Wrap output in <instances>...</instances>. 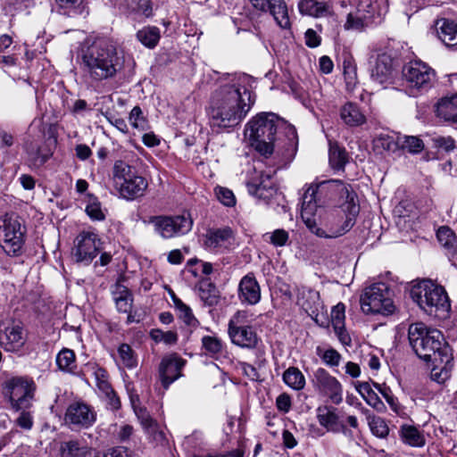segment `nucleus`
Listing matches in <instances>:
<instances>
[{"label":"nucleus","mask_w":457,"mask_h":457,"mask_svg":"<svg viewBox=\"0 0 457 457\" xmlns=\"http://www.w3.org/2000/svg\"><path fill=\"white\" fill-rule=\"evenodd\" d=\"M253 79L247 74L230 75L212 92L208 116L213 129L233 128L241 123L254 103L251 93Z\"/></svg>","instance_id":"f257e3e1"},{"label":"nucleus","mask_w":457,"mask_h":457,"mask_svg":"<svg viewBox=\"0 0 457 457\" xmlns=\"http://www.w3.org/2000/svg\"><path fill=\"white\" fill-rule=\"evenodd\" d=\"M79 60L85 77L97 83L114 79L124 67L122 52L109 38H96L82 46Z\"/></svg>","instance_id":"f03ea898"},{"label":"nucleus","mask_w":457,"mask_h":457,"mask_svg":"<svg viewBox=\"0 0 457 457\" xmlns=\"http://www.w3.org/2000/svg\"><path fill=\"white\" fill-rule=\"evenodd\" d=\"M328 187L336 188L338 192L339 199L344 201L345 211L348 213L345 215V220L342 227L329 226V232L327 233L323 229H315L314 231L320 237L334 238L344 235L348 232L355 223V218L359 213V206L356 204V194L349 184L344 183L339 179H329L321 181L316 185H311L303 195L301 216L303 221L307 223L312 229L315 228V220L312 218L313 210H316V205L312 203L315 200L316 194H322L323 190Z\"/></svg>","instance_id":"7ed1b4c3"},{"label":"nucleus","mask_w":457,"mask_h":457,"mask_svg":"<svg viewBox=\"0 0 457 457\" xmlns=\"http://www.w3.org/2000/svg\"><path fill=\"white\" fill-rule=\"evenodd\" d=\"M278 129H283L287 137V152L295 153L298 143L295 128L273 112H262L252 118L245 126V137L258 153L268 157L274 151Z\"/></svg>","instance_id":"20e7f679"},{"label":"nucleus","mask_w":457,"mask_h":457,"mask_svg":"<svg viewBox=\"0 0 457 457\" xmlns=\"http://www.w3.org/2000/svg\"><path fill=\"white\" fill-rule=\"evenodd\" d=\"M410 345L417 356L427 362L451 359L449 349L441 331L428 328L422 322L412 323L408 328Z\"/></svg>","instance_id":"39448f33"},{"label":"nucleus","mask_w":457,"mask_h":457,"mask_svg":"<svg viewBox=\"0 0 457 457\" xmlns=\"http://www.w3.org/2000/svg\"><path fill=\"white\" fill-rule=\"evenodd\" d=\"M410 295L413 302L429 315L445 317L450 310L449 299L445 289L429 279L414 284Z\"/></svg>","instance_id":"423d86ee"},{"label":"nucleus","mask_w":457,"mask_h":457,"mask_svg":"<svg viewBox=\"0 0 457 457\" xmlns=\"http://www.w3.org/2000/svg\"><path fill=\"white\" fill-rule=\"evenodd\" d=\"M112 185L119 195L128 201L142 197L148 187L145 178L121 160L116 161L113 165Z\"/></svg>","instance_id":"0eeeda50"},{"label":"nucleus","mask_w":457,"mask_h":457,"mask_svg":"<svg viewBox=\"0 0 457 457\" xmlns=\"http://www.w3.org/2000/svg\"><path fill=\"white\" fill-rule=\"evenodd\" d=\"M436 79V71L426 62L414 60L402 69V86L411 96H418L428 91Z\"/></svg>","instance_id":"6e6552de"},{"label":"nucleus","mask_w":457,"mask_h":457,"mask_svg":"<svg viewBox=\"0 0 457 457\" xmlns=\"http://www.w3.org/2000/svg\"><path fill=\"white\" fill-rule=\"evenodd\" d=\"M26 227L14 213H6L0 218V247L10 257L23 253L26 240Z\"/></svg>","instance_id":"1a4fd4ad"},{"label":"nucleus","mask_w":457,"mask_h":457,"mask_svg":"<svg viewBox=\"0 0 457 457\" xmlns=\"http://www.w3.org/2000/svg\"><path fill=\"white\" fill-rule=\"evenodd\" d=\"M250 321V314L246 311H237L230 318L228 334L232 344L250 350L257 347L260 337Z\"/></svg>","instance_id":"9d476101"},{"label":"nucleus","mask_w":457,"mask_h":457,"mask_svg":"<svg viewBox=\"0 0 457 457\" xmlns=\"http://www.w3.org/2000/svg\"><path fill=\"white\" fill-rule=\"evenodd\" d=\"M36 385L28 378L16 377L8 379L3 387V394L12 410H27L31 406Z\"/></svg>","instance_id":"9b49d317"},{"label":"nucleus","mask_w":457,"mask_h":457,"mask_svg":"<svg viewBox=\"0 0 457 457\" xmlns=\"http://www.w3.org/2000/svg\"><path fill=\"white\" fill-rule=\"evenodd\" d=\"M148 222L153 225L154 232L163 239L184 236L193 227V220L188 213L151 216Z\"/></svg>","instance_id":"f8f14e48"},{"label":"nucleus","mask_w":457,"mask_h":457,"mask_svg":"<svg viewBox=\"0 0 457 457\" xmlns=\"http://www.w3.org/2000/svg\"><path fill=\"white\" fill-rule=\"evenodd\" d=\"M360 303L361 311L366 314L392 313L395 308L388 287L381 282L366 287Z\"/></svg>","instance_id":"ddd939ff"},{"label":"nucleus","mask_w":457,"mask_h":457,"mask_svg":"<svg viewBox=\"0 0 457 457\" xmlns=\"http://www.w3.org/2000/svg\"><path fill=\"white\" fill-rule=\"evenodd\" d=\"M101 250V240L91 230L81 231L74 240L72 255L77 262L88 265L96 257Z\"/></svg>","instance_id":"4468645a"},{"label":"nucleus","mask_w":457,"mask_h":457,"mask_svg":"<svg viewBox=\"0 0 457 457\" xmlns=\"http://www.w3.org/2000/svg\"><path fill=\"white\" fill-rule=\"evenodd\" d=\"M314 389L333 403L339 404L343 401V386L341 382L328 370L318 368L312 375Z\"/></svg>","instance_id":"2eb2a0df"},{"label":"nucleus","mask_w":457,"mask_h":457,"mask_svg":"<svg viewBox=\"0 0 457 457\" xmlns=\"http://www.w3.org/2000/svg\"><path fill=\"white\" fill-rule=\"evenodd\" d=\"M382 9L372 0H358L356 12L347 15L345 29H361L368 26L375 15L380 16Z\"/></svg>","instance_id":"dca6fc26"},{"label":"nucleus","mask_w":457,"mask_h":457,"mask_svg":"<svg viewBox=\"0 0 457 457\" xmlns=\"http://www.w3.org/2000/svg\"><path fill=\"white\" fill-rule=\"evenodd\" d=\"M248 192L258 199L268 201L277 192L272 176L253 168L246 179Z\"/></svg>","instance_id":"f3484780"},{"label":"nucleus","mask_w":457,"mask_h":457,"mask_svg":"<svg viewBox=\"0 0 457 457\" xmlns=\"http://www.w3.org/2000/svg\"><path fill=\"white\" fill-rule=\"evenodd\" d=\"M252 7L262 12H269L281 29L290 28L288 9L285 0H248Z\"/></svg>","instance_id":"a211bd4d"},{"label":"nucleus","mask_w":457,"mask_h":457,"mask_svg":"<svg viewBox=\"0 0 457 457\" xmlns=\"http://www.w3.org/2000/svg\"><path fill=\"white\" fill-rule=\"evenodd\" d=\"M65 422L69 425L87 428L96 422V413L83 402L71 403L65 412Z\"/></svg>","instance_id":"6ab92c4d"},{"label":"nucleus","mask_w":457,"mask_h":457,"mask_svg":"<svg viewBox=\"0 0 457 457\" xmlns=\"http://www.w3.org/2000/svg\"><path fill=\"white\" fill-rule=\"evenodd\" d=\"M185 363V360L176 353L162 358L159 366V376L165 389L182 376L181 370Z\"/></svg>","instance_id":"aec40b11"},{"label":"nucleus","mask_w":457,"mask_h":457,"mask_svg":"<svg viewBox=\"0 0 457 457\" xmlns=\"http://www.w3.org/2000/svg\"><path fill=\"white\" fill-rule=\"evenodd\" d=\"M295 292L296 303L311 317L318 316L323 309L319 292L305 287H296Z\"/></svg>","instance_id":"412c9836"},{"label":"nucleus","mask_w":457,"mask_h":457,"mask_svg":"<svg viewBox=\"0 0 457 457\" xmlns=\"http://www.w3.org/2000/svg\"><path fill=\"white\" fill-rule=\"evenodd\" d=\"M238 298L243 304L254 305L261 300V287L253 273L244 276L238 285Z\"/></svg>","instance_id":"4be33fe9"},{"label":"nucleus","mask_w":457,"mask_h":457,"mask_svg":"<svg viewBox=\"0 0 457 457\" xmlns=\"http://www.w3.org/2000/svg\"><path fill=\"white\" fill-rule=\"evenodd\" d=\"M317 420L320 425L332 433H346V428L340 420L336 408L321 406L317 409Z\"/></svg>","instance_id":"5701e85b"},{"label":"nucleus","mask_w":457,"mask_h":457,"mask_svg":"<svg viewBox=\"0 0 457 457\" xmlns=\"http://www.w3.org/2000/svg\"><path fill=\"white\" fill-rule=\"evenodd\" d=\"M233 240V232L228 227L209 229L205 235L204 245L212 251L228 248Z\"/></svg>","instance_id":"b1692460"},{"label":"nucleus","mask_w":457,"mask_h":457,"mask_svg":"<svg viewBox=\"0 0 457 457\" xmlns=\"http://www.w3.org/2000/svg\"><path fill=\"white\" fill-rule=\"evenodd\" d=\"M24 150L30 167L39 168L43 166L52 156V152L42 146L34 139H28L24 143Z\"/></svg>","instance_id":"393cba45"},{"label":"nucleus","mask_w":457,"mask_h":457,"mask_svg":"<svg viewBox=\"0 0 457 457\" xmlns=\"http://www.w3.org/2000/svg\"><path fill=\"white\" fill-rule=\"evenodd\" d=\"M312 218L313 220H315V228H312L307 223H304L306 227L316 236L318 234L313 231L315 229H323L327 233H330L329 226H335V227H342L344 224V221L345 220V215L343 217H337L334 214H325L324 210L322 209L321 205L316 206V210H313V213L312 214Z\"/></svg>","instance_id":"a878e982"},{"label":"nucleus","mask_w":457,"mask_h":457,"mask_svg":"<svg viewBox=\"0 0 457 457\" xmlns=\"http://www.w3.org/2000/svg\"><path fill=\"white\" fill-rule=\"evenodd\" d=\"M437 37L448 47L457 46V22L448 20H437L435 24Z\"/></svg>","instance_id":"bb28decb"},{"label":"nucleus","mask_w":457,"mask_h":457,"mask_svg":"<svg viewBox=\"0 0 457 457\" xmlns=\"http://www.w3.org/2000/svg\"><path fill=\"white\" fill-rule=\"evenodd\" d=\"M436 113L446 122L457 123V95L441 98L436 105Z\"/></svg>","instance_id":"cd10ccee"},{"label":"nucleus","mask_w":457,"mask_h":457,"mask_svg":"<svg viewBox=\"0 0 457 457\" xmlns=\"http://www.w3.org/2000/svg\"><path fill=\"white\" fill-rule=\"evenodd\" d=\"M340 119L349 127H359L366 122V116L357 104L345 103L339 112Z\"/></svg>","instance_id":"c85d7f7f"},{"label":"nucleus","mask_w":457,"mask_h":457,"mask_svg":"<svg viewBox=\"0 0 457 457\" xmlns=\"http://www.w3.org/2000/svg\"><path fill=\"white\" fill-rule=\"evenodd\" d=\"M393 74V61L386 54L377 57L375 66L372 70L373 79L380 84L390 82Z\"/></svg>","instance_id":"c756f323"},{"label":"nucleus","mask_w":457,"mask_h":457,"mask_svg":"<svg viewBox=\"0 0 457 457\" xmlns=\"http://www.w3.org/2000/svg\"><path fill=\"white\" fill-rule=\"evenodd\" d=\"M95 451L79 440L62 442L60 446L62 457H94Z\"/></svg>","instance_id":"7c9ffc66"},{"label":"nucleus","mask_w":457,"mask_h":457,"mask_svg":"<svg viewBox=\"0 0 457 457\" xmlns=\"http://www.w3.org/2000/svg\"><path fill=\"white\" fill-rule=\"evenodd\" d=\"M298 9L302 14L315 18L326 17L331 12L329 4L319 0H301Z\"/></svg>","instance_id":"2f4dec72"},{"label":"nucleus","mask_w":457,"mask_h":457,"mask_svg":"<svg viewBox=\"0 0 457 457\" xmlns=\"http://www.w3.org/2000/svg\"><path fill=\"white\" fill-rule=\"evenodd\" d=\"M399 433L402 441L411 447H423L426 444L423 431L415 426L403 424L400 427Z\"/></svg>","instance_id":"473e14b6"},{"label":"nucleus","mask_w":457,"mask_h":457,"mask_svg":"<svg viewBox=\"0 0 457 457\" xmlns=\"http://www.w3.org/2000/svg\"><path fill=\"white\" fill-rule=\"evenodd\" d=\"M112 293L117 310L120 312L129 313L133 303L130 291L124 285L116 283Z\"/></svg>","instance_id":"72a5a7b5"},{"label":"nucleus","mask_w":457,"mask_h":457,"mask_svg":"<svg viewBox=\"0 0 457 457\" xmlns=\"http://www.w3.org/2000/svg\"><path fill=\"white\" fill-rule=\"evenodd\" d=\"M56 10L60 14L75 17L86 12L85 0H54Z\"/></svg>","instance_id":"f704fd0d"},{"label":"nucleus","mask_w":457,"mask_h":457,"mask_svg":"<svg viewBox=\"0 0 457 457\" xmlns=\"http://www.w3.org/2000/svg\"><path fill=\"white\" fill-rule=\"evenodd\" d=\"M5 337V349L10 352L18 351L25 343L23 329L19 325L7 328Z\"/></svg>","instance_id":"c9c22d12"},{"label":"nucleus","mask_w":457,"mask_h":457,"mask_svg":"<svg viewBox=\"0 0 457 457\" xmlns=\"http://www.w3.org/2000/svg\"><path fill=\"white\" fill-rule=\"evenodd\" d=\"M355 388L370 406L378 411H381L385 409V404L378 396V395L373 391L370 383L359 382L355 386Z\"/></svg>","instance_id":"e433bc0d"},{"label":"nucleus","mask_w":457,"mask_h":457,"mask_svg":"<svg viewBox=\"0 0 457 457\" xmlns=\"http://www.w3.org/2000/svg\"><path fill=\"white\" fill-rule=\"evenodd\" d=\"M160 37V29L155 26H146L137 32V40L148 48L155 47Z\"/></svg>","instance_id":"4c0bfd02"},{"label":"nucleus","mask_w":457,"mask_h":457,"mask_svg":"<svg viewBox=\"0 0 457 457\" xmlns=\"http://www.w3.org/2000/svg\"><path fill=\"white\" fill-rule=\"evenodd\" d=\"M348 161L347 153L345 148L337 143L329 145V164L334 170H343Z\"/></svg>","instance_id":"58836bf2"},{"label":"nucleus","mask_w":457,"mask_h":457,"mask_svg":"<svg viewBox=\"0 0 457 457\" xmlns=\"http://www.w3.org/2000/svg\"><path fill=\"white\" fill-rule=\"evenodd\" d=\"M198 295L204 304L208 306H214L219 303V292L216 287L208 280L200 282Z\"/></svg>","instance_id":"ea45409f"},{"label":"nucleus","mask_w":457,"mask_h":457,"mask_svg":"<svg viewBox=\"0 0 457 457\" xmlns=\"http://www.w3.org/2000/svg\"><path fill=\"white\" fill-rule=\"evenodd\" d=\"M174 307L178 312L179 318L187 326L195 328L198 321L193 314L189 306L185 304L174 293L171 294Z\"/></svg>","instance_id":"a19ab883"},{"label":"nucleus","mask_w":457,"mask_h":457,"mask_svg":"<svg viewBox=\"0 0 457 457\" xmlns=\"http://www.w3.org/2000/svg\"><path fill=\"white\" fill-rule=\"evenodd\" d=\"M283 381L294 390H301L305 386V378L302 371L295 367H289L283 373Z\"/></svg>","instance_id":"79ce46f5"},{"label":"nucleus","mask_w":457,"mask_h":457,"mask_svg":"<svg viewBox=\"0 0 457 457\" xmlns=\"http://www.w3.org/2000/svg\"><path fill=\"white\" fill-rule=\"evenodd\" d=\"M396 144L403 150H407L411 154H419L424 148L423 141L415 136H398Z\"/></svg>","instance_id":"37998d69"},{"label":"nucleus","mask_w":457,"mask_h":457,"mask_svg":"<svg viewBox=\"0 0 457 457\" xmlns=\"http://www.w3.org/2000/svg\"><path fill=\"white\" fill-rule=\"evenodd\" d=\"M433 365L431 370V378L437 383H444L450 377L452 369V358L448 361H430Z\"/></svg>","instance_id":"c03bdc74"},{"label":"nucleus","mask_w":457,"mask_h":457,"mask_svg":"<svg viewBox=\"0 0 457 457\" xmlns=\"http://www.w3.org/2000/svg\"><path fill=\"white\" fill-rule=\"evenodd\" d=\"M76 356L72 350L64 348L56 356V364L61 370L72 372L76 367Z\"/></svg>","instance_id":"a18cd8bd"},{"label":"nucleus","mask_w":457,"mask_h":457,"mask_svg":"<svg viewBox=\"0 0 457 457\" xmlns=\"http://www.w3.org/2000/svg\"><path fill=\"white\" fill-rule=\"evenodd\" d=\"M439 243L444 246L447 253L454 250L456 245V237L454 232L448 227H441L436 232Z\"/></svg>","instance_id":"49530a36"},{"label":"nucleus","mask_w":457,"mask_h":457,"mask_svg":"<svg viewBox=\"0 0 457 457\" xmlns=\"http://www.w3.org/2000/svg\"><path fill=\"white\" fill-rule=\"evenodd\" d=\"M119 361L128 369H133L137 366V361L134 351L128 344H121L118 348Z\"/></svg>","instance_id":"de8ad7c7"},{"label":"nucleus","mask_w":457,"mask_h":457,"mask_svg":"<svg viewBox=\"0 0 457 457\" xmlns=\"http://www.w3.org/2000/svg\"><path fill=\"white\" fill-rule=\"evenodd\" d=\"M263 239L274 245L275 247H282L287 245L289 241V234L283 228L275 229L263 235Z\"/></svg>","instance_id":"09e8293b"},{"label":"nucleus","mask_w":457,"mask_h":457,"mask_svg":"<svg viewBox=\"0 0 457 457\" xmlns=\"http://www.w3.org/2000/svg\"><path fill=\"white\" fill-rule=\"evenodd\" d=\"M367 419L370 428L374 436L380 438H385L387 436L389 428L382 418L367 415Z\"/></svg>","instance_id":"8fccbe9b"},{"label":"nucleus","mask_w":457,"mask_h":457,"mask_svg":"<svg viewBox=\"0 0 457 457\" xmlns=\"http://www.w3.org/2000/svg\"><path fill=\"white\" fill-rule=\"evenodd\" d=\"M202 345L205 353L211 356L220 354L223 349L222 341L212 336H204L202 338Z\"/></svg>","instance_id":"3c124183"},{"label":"nucleus","mask_w":457,"mask_h":457,"mask_svg":"<svg viewBox=\"0 0 457 457\" xmlns=\"http://www.w3.org/2000/svg\"><path fill=\"white\" fill-rule=\"evenodd\" d=\"M151 338L156 342H163L166 345H175L178 342V334L175 331H162L159 328H154L150 331Z\"/></svg>","instance_id":"603ef678"},{"label":"nucleus","mask_w":457,"mask_h":457,"mask_svg":"<svg viewBox=\"0 0 457 457\" xmlns=\"http://www.w3.org/2000/svg\"><path fill=\"white\" fill-rule=\"evenodd\" d=\"M85 211L92 220H104L105 218L101 204L96 197H88Z\"/></svg>","instance_id":"864d4df0"},{"label":"nucleus","mask_w":457,"mask_h":457,"mask_svg":"<svg viewBox=\"0 0 457 457\" xmlns=\"http://www.w3.org/2000/svg\"><path fill=\"white\" fill-rule=\"evenodd\" d=\"M129 120L130 125L138 129L139 131H145L148 128V123L146 119L143 116L142 110L139 106H135L129 117Z\"/></svg>","instance_id":"5fc2aeb1"},{"label":"nucleus","mask_w":457,"mask_h":457,"mask_svg":"<svg viewBox=\"0 0 457 457\" xmlns=\"http://www.w3.org/2000/svg\"><path fill=\"white\" fill-rule=\"evenodd\" d=\"M93 375L95 377L96 384L100 394L108 393L112 386L109 383L106 370L100 367H94Z\"/></svg>","instance_id":"6e6d98bb"},{"label":"nucleus","mask_w":457,"mask_h":457,"mask_svg":"<svg viewBox=\"0 0 457 457\" xmlns=\"http://www.w3.org/2000/svg\"><path fill=\"white\" fill-rule=\"evenodd\" d=\"M317 353L323 362L329 367H337L341 361V354L335 349L329 348L321 353L320 348H317Z\"/></svg>","instance_id":"4d7b16f0"},{"label":"nucleus","mask_w":457,"mask_h":457,"mask_svg":"<svg viewBox=\"0 0 457 457\" xmlns=\"http://www.w3.org/2000/svg\"><path fill=\"white\" fill-rule=\"evenodd\" d=\"M214 191L217 199L223 205L232 207L236 204L235 195L230 189L223 187H216Z\"/></svg>","instance_id":"13d9d810"},{"label":"nucleus","mask_w":457,"mask_h":457,"mask_svg":"<svg viewBox=\"0 0 457 457\" xmlns=\"http://www.w3.org/2000/svg\"><path fill=\"white\" fill-rule=\"evenodd\" d=\"M343 73L347 86H354L357 81V70L353 60L345 59L344 61Z\"/></svg>","instance_id":"bf43d9fd"},{"label":"nucleus","mask_w":457,"mask_h":457,"mask_svg":"<svg viewBox=\"0 0 457 457\" xmlns=\"http://www.w3.org/2000/svg\"><path fill=\"white\" fill-rule=\"evenodd\" d=\"M331 320L334 328H341L345 325V305L337 304L331 311Z\"/></svg>","instance_id":"052dcab7"},{"label":"nucleus","mask_w":457,"mask_h":457,"mask_svg":"<svg viewBox=\"0 0 457 457\" xmlns=\"http://www.w3.org/2000/svg\"><path fill=\"white\" fill-rule=\"evenodd\" d=\"M373 386L375 388L384 396L386 401L388 403V404L391 406L392 410L395 411L396 413H399V406L396 403L394 396L391 395V390L389 387L379 385L378 383H373Z\"/></svg>","instance_id":"680f3d73"},{"label":"nucleus","mask_w":457,"mask_h":457,"mask_svg":"<svg viewBox=\"0 0 457 457\" xmlns=\"http://www.w3.org/2000/svg\"><path fill=\"white\" fill-rule=\"evenodd\" d=\"M94 457H130L129 451L122 446L110 449L108 452L95 451Z\"/></svg>","instance_id":"e2e57ef3"},{"label":"nucleus","mask_w":457,"mask_h":457,"mask_svg":"<svg viewBox=\"0 0 457 457\" xmlns=\"http://www.w3.org/2000/svg\"><path fill=\"white\" fill-rule=\"evenodd\" d=\"M132 405L134 407V410H135L137 415L141 420V423L144 426V428L146 429L154 431L156 424L154 421V420L142 409H140L139 411H137L133 399H132Z\"/></svg>","instance_id":"0e129e2a"},{"label":"nucleus","mask_w":457,"mask_h":457,"mask_svg":"<svg viewBox=\"0 0 457 457\" xmlns=\"http://www.w3.org/2000/svg\"><path fill=\"white\" fill-rule=\"evenodd\" d=\"M101 397L106 402V403L110 409L117 410L120 408V399L117 396L114 390L112 389V387L110 388V391H108V393L101 394Z\"/></svg>","instance_id":"69168bd1"},{"label":"nucleus","mask_w":457,"mask_h":457,"mask_svg":"<svg viewBox=\"0 0 457 457\" xmlns=\"http://www.w3.org/2000/svg\"><path fill=\"white\" fill-rule=\"evenodd\" d=\"M277 408L287 413L291 408V397L287 394H281L277 397L276 400Z\"/></svg>","instance_id":"338daca9"},{"label":"nucleus","mask_w":457,"mask_h":457,"mask_svg":"<svg viewBox=\"0 0 457 457\" xmlns=\"http://www.w3.org/2000/svg\"><path fill=\"white\" fill-rule=\"evenodd\" d=\"M21 413L17 419V424L25 429H29L32 427L33 421L30 414L26 412L25 410H21Z\"/></svg>","instance_id":"774afa93"}]
</instances>
